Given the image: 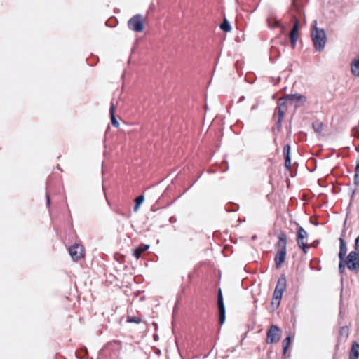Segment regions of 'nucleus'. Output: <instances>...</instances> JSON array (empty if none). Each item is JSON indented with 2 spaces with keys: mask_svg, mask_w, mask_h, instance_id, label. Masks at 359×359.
<instances>
[{
  "mask_svg": "<svg viewBox=\"0 0 359 359\" xmlns=\"http://www.w3.org/2000/svg\"><path fill=\"white\" fill-rule=\"evenodd\" d=\"M298 30H299V21L295 18V21L294 22L292 29L290 31V36H289L291 46L292 48H295L297 41L299 38Z\"/></svg>",
  "mask_w": 359,
  "mask_h": 359,
  "instance_id": "obj_11",
  "label": "nucleus"
},
{
  "mask_svg": "<svg viewBox=\"0 0 359 359\" xmlns=\"http://www.w3.org/2000/svg\"><path fill=\"white\" fill-rule=\"evenodd\" d=\"M219 28L224 32H229L231 31V25L229 21L224 18L222 22L219 25Z\"/></svg>",
  "mask_w": 359,
  "mask_h": 359,
  "instance_id": "obj_21",
  "label": "nucleus"
},
{
  "mask_svg": "<svg viewBox=\"0 0 359 359\" xmlns=\"http://www.w3.org/2000/svg\"><path fill=\"white\" fill-rule=\"evenodd\" d=\"M315 225L317 226L318 225V222L316 221V223H315Z\"/></svg>",
  "mask_w": 359,
  "mask_h": 359,
  "instance_id": "obj_53",
  "label": "nucleus"
},
{
  "mask_svg": "<svg viewBox=\"0 0 359 359\" xmlns=\"http://www.w3.org/2000/svg\"><path fill=\"white\" fill-rule=\"evenodd\" d=\"M111 344H112V342H111H111L107 343V344L104 346V347L103 348V349H102V350L104 351V350L107 349V348L110 345H111Z\"/></svg>",
  "mask_w": 359,
  "mask_h": 359,
  "instance_id": "obj_40",
  "label": "nucleus"
},
{
  "mask_svg": "<svg viewBox=\"0 0 359 359\" xmlns=\"http://www.w3.org/2000/svg\"><path fill=\"white\" fill-rule=\"evenodd\" d=\"M311 127L314 129V122L311 123Z\"/></svg>",
  "mask_w": 359,
  "mask_h": 359,
  "instance_id": "obj_46",
  "label": "nucleus"
},
{
  "mask_svg": "<svg viewBox=\"0 0 359 359\" xmlns=\"http://www.w3.org/2000/svg\"><path fill=\"white\" fill-rule=\"evenodd\" d=\"M238 205L233 203H229L226 204L225 206V210L226 212H236L237 210H238Z\"/></svg>",
  "mask_w": 359,
  "mask_h": 359,
  "instance_id": "obj_22",
  "label": "nucleus"
},
{
  "mask_svg": "<svg viewBox=\"0 0 359 359\" xmlns=\"http://www.w3.org/2000/svg\"><path fill=\"white\" fill-rule=\"evenodd\" d=\"M281 100L286 102L287 107L292 106L294 107V108L297 109L298 107L306 104L307 102V97L305 95L299 93H294L286 95L281 97Z\"/></svg>",
  "mask_w": 359,
  "mask_h": 359,
  "instance_id": "obj_1",
  "label": "nucleus"
},
{
  "mask_svg": "<svg viewBox=\"0 0 359 359\" xmlns=\"http://www.w3.org/2000/svg\"><path fill=\"white\" fill-rule=\"evenodd\" d=\"M355 251L359 253V236L356 238L355 241Z\"/></svg>",
  "mask_w": 359,
  "mask_h": 359,
  "instance_id": "obj_34",
  "label": "nucleus"
},
{
  "mask_svg": "<svg viewBox=\"0 0 359 359\" xmlns=\"http://www.w3.org/2000/svg\"><path fill=\"white\" fill-rule=\"evenodd\" d=\"M287 108L288 107L286 104V102L281 100V98H280L278 101V107L276 109V110L278 111V120L276 123V129L278 131L281 129L282 121L284 118L285 113L287 110Z\"/></svg>",
  "mask_w": 359,
  "mask_h": 359,
  "instance_id": "obj_6",
  "label": "nucleus"
},
{
  "mask_svg": "<svg viewBox=\"0 0 359 359\" xmlns=\"http://www.w3.org/2000/svg\"><path fill=\"white\" fill-rule=\"evenodd\" d=\"M292 341V337L290 334H288L282 341L283 346V356L286 357L287 351L289 346L291 345Z\"/></svg>",
  "mask_w": 359,
  "mask_h": 359,
  "instance_id": "obj_18",
  "label": "nucleus"
},
{
  "mask_svg": "<svg viewBox=\"0 0 359 359\" xmlns=\"http://www.w3.org/2000/svg\"><path fill=\"white\" fill-rule=\"evenodd\" d=\"M282 330L276 325H271L266 332V342L272 344L279 341L281 337Z\"/></svg>",
  "mask_w": 359,
  "mask_h": 359,
  "instance_id": "obj_4",
  "label": "nucleus"
},
{
  "mask_svg": "<svg viewBox=\"0 0 359 359\" xmlns=\"http://www.w3.org/2000/svg\"><path fill=\"white\" fill-rule=\"evenodd\" d=\"M327 41V36L323 29L316 27V51L321 52L324 50Z\"/></svg>",
  "mask_w": 359,
  "mask_h": 359,
  "instance_id": "obj_8",
  "label": "nucleus"
},
{
  "mask_svg": "<svg viewBox=\"0 0 359 359\" xmlns=\"http://www.w3.org/2000/svg\"><path fill=\"white\" fill-rule=\"evenodd\" d=\"M269 26L271 28L280 27L281 26V23L278 20L276 19L273 24L269 23Z\"/></svg>",
  "mask_w": 359,
  "mask_h": 359,
  "instance_id": "obj_32",
  "label": "nucleus"
},
{
  "mask_svg": "<svg viewBox=\"0 0 359 359\" xmlns=\"http://www.w3.org/2000/svg\"><path fill=\"white\" fill-rule=\"evenodd\" d=\"M319 130H320V128H316L315 131H316V132H318V131H319Z\"/></svg>",
  "mask_w": 359,
  "mask_h": 359,
  "instance_id": "obj_48",
  "label": "nucleus"
},
{
  "mask_svg": "<svg viewBox=\"0 0 359 359\" xmlns=\"http://www.w3.org/2000/svg\"><path fill=\"white\" fill-rule=\"evenodd\" d=\"M313 217H310V222H311V223H312V224H314V222H313Z\"/></svg>",
  "mask_w": 359,
  "mask_h": 359,
  "instance_id": "obj_44",
  "label": "nucleus"
},
{
  "mask_svg": "<svg viewBox=\"0 0 359 359\" xmlns=\"http://www.w3.org/2000/svg\"><path fill=\"white\" fill-rule=\"evenodd\" d=\"M348 269L351 271L359 270V255L356 251H351L345 259Z\"/></svg>",
  "mask_w": 359,
  "mask_h": 359,
  "instance_id": "obj_7",
  "label": "nucleus"
},
{
  "mask_svg": "<svg viewBox=\"0 0 359 359\" xmlns=\"http://www.w3.org/2000/svg\"><path fill=\"white\" fill-rule=\"evenodd\" d=\"M312 262H313V260H311L310 267H311V269L312 270H313V269H314V266H313Z\"/></svg>",
  "mask_w": 359,
  "mask_h": 359,
  "instance_id": "obj_42",
  "label": "nucleus"
},
{
  "mask_svg": "<svg viewBox=\"0 0 359 359\" xmlns=\"http://www.w3.org/2000/svg\"><path fill=\"white\" fill-rule=\"evenodd\" d=\"M351 72L353 75L359 77V57L352 60L351 63Z\"/></svg>",
  "mask_w": 359,
  "mask_h": 359,
  "instance_id": "obj_19",
  "label": "nucleus"
},
{
  "mask_svg": "<svg viewBox=\"0 0 359 359\" xmlns=\"http://www.w3.org/2000/svg\"><path fill=\"white\" fill-rule=\"evenodd\" d=\"M69 253L74 262L84 257L83 247L78 243H74L69 248Z\"/></svg>",
  "mask_w": 359,
  "mask_h": 359,
  "instance_id": "obj_9",
  "label": "nucleus"
},
{
  "mask_svg": "<svg viewBox=\"0 0 359 359\" xmlns=\"http://www.w3.org/2000/svg\"><path fill=\"white\" fill-rule=\"evenodd\" d=\"M354 182L356 185H359V172H355Z\"/></svg>",
  "mask_w": 359,
  "mask_h": 359,
  "instance_id": "obj_33",
  "label": "nucleus"
},
{
  "mask_svg": "<svg viewBox=\"0 0 359 359\" xmlns=\"http://www.w3.org/2000/svg\"><path fill=\"white\" fill-rule=\"evenodd\" d=\"M245 100V96H241L240 98L238 99V102H243V100Z\"/></svg>",
  "mask_w": 359,
  "mask_h": 359,
  "instance_id": "obj_41",
  "label": "nucleus"
},
{
  "mask_svg": "<svg viewBox=\"0 0 359 359\" xmlns=\"http://www.w3.org/2000/svg\"><path fill=\"white\" fill-rule=\"evenodd\" d=\"M274 235L278 238V246L279 250H285L287 251V236L280 230L275 231Z\"/></svg>",
  "mask_w": 359,
  "mask_h": 359,
  "instance_id": "obj_12",
  "label": "nucleus"
},
{
  "mask_svg": "<svg viewBox=\"0 0 359 359\" xmlns=\"http://www.w3.org/2000/svg\"><path fill=\"white\" fill-rule=\"evenodd\" d=\"M287 285V279L286 276L284 273H282L280 277L278 278V280L277 281L275 289H279L280 290H283V292L286 289Z\"/></svg>",
  "mask_w": 359,
  "mask_h": 359,
  "instance_id": "obj_17",
  "label": "nucleus"
},
{
  "mask_svg": "<svg viewBox=\"0 0 359 359\" xmlns=\"http://www.w3.org/2000/svg\"><path fill=\"white\" fill-rule=\"evenodd\" d=\"M311 39L312 42L314 43V20H313L311 23Z\"/></svg>",
  "mask_w": 359,
  "mask_h": 359,
  "instance_id": "obj_31",
  "label": "nucleus"
},
{
  "mask_svg": "<svg viewBox=\"0 0 359 359\" xmlns=\"http://www.w3.org/2000/svg\"><path fill=\"white\" fill-rule=\"evenodd\" d=\"M299 0H292V5L294 9H295L298 13L301 12V6L299 4Z\"/></svg>",
  "mask_w": 359,
  "mask_h": 359,
  "instance_id": "obj_28",
  "label": "nucleus"
},
{
  "mask_svg": "<svg viewBox=\"0 0 359 359\" xmlns=\"http://www.w3.org/2000/svg\"><path fill=\"white\" fill-rule=\"evenodd\" d=\"M344 232H343L341 236L339 238V260L345 259V256L347 252V247L344 239Z\"/></svg>",
  "mask_w": 359,
  "mask_h": 359,
  "instance_id": "obj_14",
  "label": "nucleus"
},
{
  "mask_svg": "<svg viewBox=\"0 0 359 359\" xmlns=\"http://www.w3.org/2000/svg\"><path fill=\"white\" fill-rule=\"evenodd\" d=\"M274 49H275V48H274V46H272V48H271V51H273Z\"/></svg>",
  "mask_w": 359,
  "mask_h": 359,
  "instance_id": "obj_50",
  "label": "nucleus"
},
{
  "mask_svg": "<svg viewBox=\"0 0 359 359\" xmlns=\"http://www.w3.org/2000/svg\"><path fill=\"white\" fill-rule=\"evenodd\" d=\"M280 51H278V56H277V57H279V56H280Z\"/></svg>",
  "mask_w": 359,
  "mask_h": 359,
  "instance_id": "obj_51",
  "label": "nucleus"
},
{
  "mask_svg": "<svg viewBox=\"0 0 359 359\" xmlns=\"http://www.w3.org/2000/svg\"><path fill=\"white\" fill-rule=\"evenodd\" d=\"M141 321H142V319L140 317H137L135 316H128V318H127V322H128V323L139 324L140 323H141Z\"/></svg>",
  "mask_w": 359,
  "mask_h": 359,
  "instance_id": "obj_26",
  "label": "nucleus"
},
{
  "mask_svg": "<svg viewBox=\"0 0 359 359\" xmlns=\"http://www.w3.org/2000/svg\"><path fill=\"white\" fill-rule=\"evenodd\" d=\"M307 241L308 233L302 226H299L297 233V243L304 254H307L308 250L313 246V244H308Z\"/></svg>",
  "mask_w": 359,
  "mask_h": 359,
  "instance_id": "obj_2",
  "label": "nucleus"
},
{
  "mask_svg": "<svg viewBox=\"0 0 359 359\" xmlns=\"http://www.w3.org/2000/svg\"><path fill=\"white\" fill-rule=\"evenodd\" d=\"M226 167L225 170H224V172L226 171L229 169L228 163L226 161Z\"/></svg>",
  "mask_w": 359,
  "mask_h": 359,
  "instance_id": "obj_43",
  "label": "nucleus"
},
{
  "mask_svg": "<svg viewBox=\"0 0 359 359\" xmlns=\"http://www.w3.org/2000/svg\"><path fill=\"white\" fill-rule=\"evenodd\" d=\"M116 106L113 102H111L109 108V114L111 118V124L114 127L118 128L119 126V122L115 116Z\"/></svg>",
  "mask_w": 359,
  "mask_h": 359,
  "instance_id": "obj_16",
  "label": "nucleus"
},
{
  "mask_svg": "<svg viewBox=\"0 0 359 359\" xmlns=\"http://www.w3.org/2000/svg\"><path fill=\"white\" fill-rule=\"evenodd\" d=\"M283 155L285 159V167L287 170L292 171L291 164V146L290 143L284 145L283 150Z\"/></svg>",
  "mask_w": 359,
  "mask_h": 359,
  "instance_id": "obj_10",
  "label": "nucleus"
},
{
  "mask_svg": "<svg viewBox=\"0 0 359 359\" xmlns=\"http://www.w3.org/2000/svg\"><path fill=\"white\" fill-rule=\"evenodd\" d=\"M283 292H284L283 290H280L279 289H275L272 297H273V299H277L278 300H281Z\"/></svg>",
  "mask_w": 359,
  "mask_h": 359,
  "instance_id": "obj_25",
  "label": "nucleus"
},
{
  "mask_svg": "<svg viewBox=\"0 0 359 359\" xmlns=\"http://www.w3.org/2000/svg\"><path fill=\"white\" fill-rule=\"evenodd\" d=\"M144 201V196L143 194H141L135 198V203L141 205L143 203Z\"/></svg>",
  "mask_w": 359,
  "mask_h": 359,
  "instance_id": "obj_29",
  "label": "nucleus"
},
{
  "mask_svg": "<svg viewBox=\"0 0 359 359\" xmlns=\"http://www.w3.org/2000/svg\"><path fill=\"white\" fill-rule=\"evenodd\" d=\"M281 300H278L277 299H273L272 297V300L271 302V312L273 313L280 306Z\"/></svg>",
  "mask_w": 359,
  "mask_h": 359,
  "instance_id": "obj_23",
  "label": "nucleus"
},
{
  "mask_svg": "<svg viewBox=\"0 0 359 359\" xmlns=\"http://www.w3.org/2000/svg\"><path fill=\"white\" fill-rule=\"evenodd\" d=\"M320 127L322 128L323 127V123H320Z\"/></svg>",
  "mask_w": 359,
  "mask_h": 359,
  "instance_id": "obj_52",
  "label": "nucleus"
},
{
  "mask_svg": "<svg viewBox=\"0 0 359 359\" xmlns=\"http://www.w3.org/2000/svg\"><path fill=\"white\" fill-rule=\"evenodd\" d=\"M197 181V180H196L187 189L184 190V193H185L186 191H187L191 187H192L194 186V184L196 183V182Z\"/></svg>",
  "mask_w": 359,
  "mask_h": 359,
  "instance_id": "obj_38",
  "label": "nucleus"
},
{
  "mask_svg": "<svg viewBox=\"0 0 359 359\" xmlns=\"http://www.w3.org/2000/svg\"><path fill=\"white\" fill-rule=\"evenodd\" d=\"M349 359H359V344L354 342L349 353Z\"/></svg>",
  "mask_w": 359,
  "mask_h": 359,
  "instance_id": "obj_20",
  "label": "nucleus"
},
{
  "mask_svg": "<svg viewBox=\"0 0 359 359\" xmlns=\"http://www.w3.org/2000/svg\"><path fill=\"white\" fill-rule=\"evenodd\" d=\"M77 358H79V359H85V358H84V357L77 356Z\"/></svg>",
  "mask_w": 359,
  "mask_h": 359,
  "instance_id": "obj_47",
  "label": "nucleus"
},
{
  "mask_svg": "<svg viewBox=\"0 0 359 359\" xmlns=\"http://www.w3.org/2000/svg\"><path fill=\"white\" fill-rule=\"evenodd\" d=\"M346 266V263L345 259L339 260V271L341 274H342L344 272Z\"/></svg>",
  "mask_w": 359,
  "mask_h": 359,
  "instance_id": "obj_27",
  "label": "nucleus"
},
{
  "mask_svg": "<svg viewBox=\"0 0 359 359\" xmlns=\"http://www.w3.org/2000/svg\"><path fill=\"white\" fill-rule=\"evenodd\" d=\"M339 333L341 335H344L345 337H347L348 334V328L347 327H342L339 330Z\"/></svg>",
  "mask_w": 359,
  "mask_h": 359,
  "instance_id": "obj_30",
  "label": "nucleus"
},
{
  "mask_svg": "<svg viewBox=\"0 0 359 359\" xmlns=\"http://www.w3.org/2000/svg\"><path fill=\"white\" fill-rule=\"evenodd\" d=\"M355 172H359V160L357 162V165L355 169Z\"/></svg>",
  "mask_w": 359,
  "mask_h": 359,
  "instance_id": "obj_37",
  "label": "nucleus"
},
{
  "mask_svg": "<svg viewBox=\"0 0 359 359\" xmlns=\"http://www.w3.org/2000/svg\"><path fill=\"white\" fill-rule=\"evenodd\" d=\"M286 254L287 251H285V250H279L277 252L274 257L276 269H279L282 266L283 264L285 262Z\"/></svg>",
  "mask_w": 359,
  "mask_h": 359,
  "instance_id": "obj_13",
  "label": "nucleus"
},
{
  "mask_svg": "<svg viewBox=\"0 0 359 359\" xmlns=\"http://www.w3.org/2000/svg\"><path fill=\"white\" fill-rule=\"evenodd\" d=\"M257 238V236L256 235H254L252 236V240H255Z\"/></svg>",
  "mask_w": 359,
  "mask_h": 359,
  "instance_id": "obj_45",
  "label": "nucleus"
},
{
  "mask_svg": "<svg viewBox=\"0 0 359 359\" xmlns=\"http://www.w3.org/2000/svg\"><path fill=\"white\" fill-rule=\"evenodd\" d=\"M127 25L129 29L140 33L144 29V19L141 14H136L128 20Z\"/></svg>",
  "mask_w": 359,
  "mask_h": 359,
  "instance_id": "obj_3",
  "label": "nucleus"
},
{
  "mask_svg": "<svg viewBox=\"0 0 359 359\" xmlns=\"http://www.w3.org/2000/svg\"><path fill=\"white\" fill-rule=\"evenodd\" d=\"M318 245V241L316 240V244H315V246L316 247Z\"/></svg>",
  "mask_w": 359,
  "mask_h": 359,
  "instance_id": "obj_49",
  "label": "nucleus"
},
{
  "mask_svg": "<svg viewBox=\"0 0 359 359\" xmlns=\"http://www.w3.org/2000/svg\"><path fill=\"white\" fill-rule=\"evenodd\" d=\"M217 304L219 314V324L221 327L224 324L226 320V309L221 288H219L217 291Z\"/></svg>",
  "mask_w": 359,
  "mask_h": 359,
  "instance_id": "obj_5",
  "label": "nucleus"
},
{
  "mask_svg": "<svg viewBox=\"0 0 359 359\" xmlns=\"http://www.w3.org/2000/svg\"><path fill=\"white\" fill-rule=\"evenodd\" d=\"M140 206V205L139 204H137L136 203H135V205H134V206H133V210H134L135 212H137V211L139 210Z\"/></svg>",
  "mask_w": 359,
  "mask_h": 359,
  "instance_id": "obj_36",
  "label": "nucleus"
},
{
  "mask_svg": "<svg viewBox=\"0 0 359 359\" xmlns=\"http://www.w3.org/2000/svg\"><path fill=\"white\" fill-rule=\"evenodd\" d=\"M68 212H69V210H68ZM69 226L71 228H72L73 226V220H72V218L70 215V212H69Z\"/></svg>",
  "mask_w": 359,
  "mask_h": 359,
  "instance_id": "obj_35",
  "label": "nucleus"
},
{
  "mask_svg": "<svg viewBox=\"0 0 359 359\" xmlns=\"http://www.w3.org/2000/svg\"><path fill=\"white\" fill-rule=\"evenodd\" d=\"M258 107V104H253L252 107H251V110L252 111H254V110H256Z\"/></svg>",
  "mask_w": 359,
  "mask_h": 359,
  "instance_id": "obj_39",
  "label": "nucleus"
},
{
  "mask_svg": "<svg viewBox=\"0 0 359 359\" xmlns=\"http://www.w3.org/2000/svg\"><path fill=\"white\" fill-rule=\"evenodd\" d=\"M50 180H48L46 182V207L48 209L50 207V194H49L48 191V187L50 185Z\"/></svg>",
  "mask_w": 359,
  "mask_h": 359,
  "instance_id": "obj_24",
  "label": "nucleus"
},
{
  "mask_svg": "<svg viewBox=\"0 0 359 359\" xmlns=\"http://www.w3.org/2000/svg\"><path fill=\"white\" fill-rule=\"evenodd\" d=\"M149 248H150L149 245L141 243L135 249L133 250V255L137 259H138L141 257L142 253L147 251V250H149Z\"/></svg>",
  "mask_w": 359,
  "mask_h": 359,
  "instance_id": "obj_15",
  "label": "nucleus"
}]
</instances>
